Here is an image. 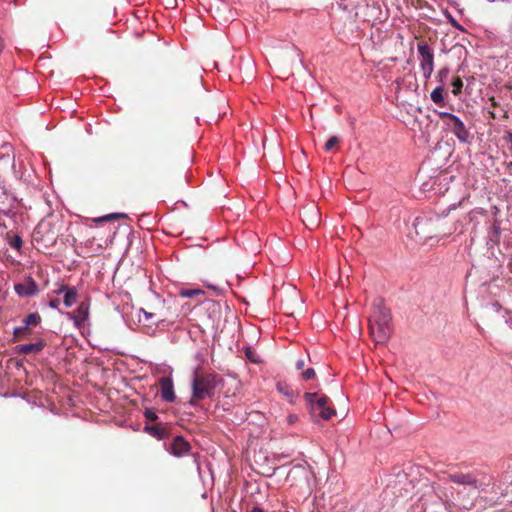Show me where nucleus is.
Masks as SVG:
<instances>
[{"label": "nucleus", "instance_id": "nucleus-1", "mask_svg": "<svg viewBox=\"0 0 512 512\" xmlns=\"http://www.w3.org/2000/svg\"><path fill=\"white\" fill-rule=\"evenodd\" d=\"M414 228L419 240L426 242L434 238L448 237L456 231L457 227L454 222H449L443 217L421 216L415 219Z\"/></svg>", "mask_w": 512, "mask_h": 512}, {"label": "nucleus", "instance_id": "nucleus-2", "mask_svg": "<svg viewBox=\"0 0 512 512\" xmlns=\"http://www.w3.org/2000/svg\"><path fill=\"white\" fill-rule=\"evenodd\" d=\"M372 307L369 318L370 335L377 344H385L393 332L390 311L385 307L382 299H376Z\"/></svg>", "mask_w": 512, "mask_h": 512}, {"label": "nucleus", "instance_id": "nucleus-3", "mask_svg": "<svg viewBox=\"0 0 512 512\" xmlns=\"http://www.w3.org/2000/svg\"><path fill=\"white\" fill-rule=\"evenodd\" d=\"M64 225L63 219L58 216L51 215L41 220L33 231V242L39 249L52 247L56 244Z\"/></svg>", "mask_w": 512, "mask_h": 512}, {"label": "nucleus", "instance_id": "nucleus-4", "mask_svg": "<svg viewBox=\"0 0 512 512\" xmlns=\"http://www.w3.org/2000/svg\"><path fill=\"white\" fill-rule=\"evenodd\" d=\"M218 380L219 377L216 373H203L196 370L192 380L190 404L195 405L205 398H211L214 395Z\"/></svg>", "mask_w": 512, "mask_h": 512}, {"label": "nucleus", "instance_id": "nucleus-5", "mask_svg": "<svg viewBox=\"0 0 512 512\" xmlns=\"http://www.w3.org/2000/svg\"><path fill=\"white\" fill-rule=\"evenodd\" d=\"M304 399L314 421H318L319 418L329 420L335 415V409L329 405L330 400L326 395L307 392L304 394Z\"/></svg>", "mask_w": 512, "mask_h": 512}, {"label": "nucleus", "instance_id": "nucleus-6", "mask_svg": "<svg viewBox=\"0 0 512 512\" xmlns=\"http://www.w3.org/2000/svg\"><path fill=\"white\" fill-rule=\"evenodd\" d=\"M440 118L446 121L447 126L460 142H468L470 133L458 116L448 112H441Z\"/></svg>", "mask_w": 512, "mask_h": 512}, {"label": "nucleus", "instance_id": "nucleus-7", "mask_svg": "<svg viewBox=\"0 0 512 512\" xmlns=\"http://www.w3.org/2000/svg\"><path fill=\"white\" fill-rule=\"evenodd\" d=\"M417 50L420 56V68L425 79L430 78L434 69V54L426 41H420L417 44Z\"/></svg>", "mask_w": 512, "mask_h": 512}, {"label": "nucleus", "instance_id": "nucleus-8", "mask_svg": "<svg viewBox=\"0 0 512 512\" xmlns=\"http://www.w3.org/2000/svg\"><path fill=\"white\" fill-rule=\"evenodd\" d=\"M252 452L253 455H248V458L254 461L257 469L267 472L275 469V467L271 465V459L268 455V450H252Z\"/></svg>", "mask_w": 512, "mask_h": 512}, {"label": "nucleus", "instance_id": "nucleus-9", "mask_svg": "<svg viewBox=\"0 0 512 512\" xmlns=\"http://www.w3.org/2000/svg\"><path fill=\"white\" fill-rule=\"evenodd\" d=\"M77 328H81L89 317V305L82 302L75 311L67 314Z\"/></svg>", "mask_w": 512, "mask_h": 512}, {"label": "nucleus", "instance_id": "nucleus-10", "mask_svg": "<svg viewBox=\"0 0 512 512\" xmlns=\"http://www.w3.org/2000/svg\"><path fill=\"white\" fill-rule=\"evenodd\" d=\"M161 398L167 402H173L176 398L173 380L170 377H162L159 380Z\"/></svg>", "mask_w": 512, "mask_h": 512}, {"label": "nucleus", "instance_id": "nucleus-11", "mask_svg": "<svg viewBox=\"0 0 512 512\" xmlns=\"http://www.w3.org/2000/svg\"><path fill=\"white\" fill-rule=\"evenodd\" d=\"M448 480L453 483L459 484V485L470 486L474 489H477L479 487L478 480L471 474H464V473L449 474Z\"/></svg>", "mask_w": 512, "mask_h": 512}, {"label": "nucleus", "instance_id": "nucleus-12", "mask_svg": "<svg viewBox=\"0 0 512 512\" xmlns=\"http://www.w3.org/2000/svg\"><path fill=\"white\" fill-rule=\"evenodd\" d=\"M15 291L19 296H33L38 293V286L32 278H29L24 283L15 285Z\"/></svg>", "mask_w": 512, "mask_h": 512}, {"label": "nucleus", "instance_id": "nucleus-13", "mask_svg": "<svg viewBox=\"0 0 512 512\" xmlns=\"http://www.w3.org/2000/svg\"><path fill=\"white\" fill-rule=\"evenodd\" d=\"M56 294H64V305L69 308L74 305L77 301V290L75 287H69L66 285H62L58 290L55 291Z\"/></svg>", "mask_w": 512, "mask_h": 512}, {"label": "nucleus", "instance_id": "nucleus-14", "mask_svg": "<svg viewBox=\"0 0 512 512\" xmlns=\"http://www.w3.org/2000/svg\"><path fill=\"white\" fill-rule=\"evenodd\" d=\"M46 343L44 340H39L36 343L21 344L17 346V351L21 354L39 353L44 349Z\"/></svg>", "mask_w": 512, "mask_h": 512}, {"label": "nucleus", "instance_id": "nucleus-15", "mask_svg": "<svg viewBox=\"0 0 512 512\" xmlns=\"http://www.w3.org/2000/svg\"><path fill=\"white\" fill-rule=\"evenodd\" d=\"M145 431L149 435H151L157 439H164L167 436L166 428L163 426L162 423H153V424L146 423Z\"/></svg>", "mask_w": 512, "mask_h": 512}, {"label": "nucleus", "instance_id": "nucleus-16", "mask_svg": "<svg viewBox=\"0 0 512 512\" xmlns=\"http://www.w3.org/2000/svg\"><path fill=\"white\" fill-rule=\"evenodd\" d=\"M318 209L315 206H311L310 208L305 209L304 216L309 218V224L303 221L304 224L309 227V229H313L318 226Z\"/></svg>", "mask_w": 512, "mask_h": 512}, {"label": "nucleus", "instance_id": "nucleus-17", "mask_svg": "<svg viewBox=\"0 0 512 512\" xmlns=\"http://www.w3.org/2000/svg\"><path fill=\"white\" fill-rule=\"evenodd\" d=\"M123 218H127V215L124 213H111V214L104 215L102 217L94 218L93 222L98 224V223H102V222H109V221H114V220L123 219Z\"/></svg>", "mask_w": 512, "mask_h": 512}, {"label": "nucleus", "instance_id": "nucleus-18", "mask_svg": "<svg viewBox=\"0 0 512 512\" xmlns=\"http://www.w3.org/2000/svg\"><path fill=\"white\" fill-rule=\"evenodd\" d=\"M30 329L25 324L22 327H17L14 329L13 336L15 341H20L26 339L30 335Z\"/></svg>", "mask_w": 512, "mask_h": 512}, {"label": "nucleus", "instance_id": "nucleus-19", "mask_svg": "<svg viewBox=\"0 0 512 512\" xmlns=\"http://www.w3.org/2000/svg\"><path fill=\"white\" fill-rule=\"evenodd\" d=\"M444 88L443 86L436 87L430 94L431 100L437 104V105H443L444 104Z\"/></svg>", "mask_w": 512, "mask_h": 512}, {"label": "nucleus", "instance_id": "nucleus-20", "mask_svg": "<svg viewBox=\"0 0 512 512\" xmlns=\"http://www.w3.org/2000/svg\"><path fill=\"white\" fill-rule=\"evenodd\" d=\"M41 322V317L37 312L28 314L25 319L23 320V323L30 327V326H37Z\"/></svg>", "mask_w": 512, "mask_h": 512}, {"label": "nucleus", "instance_id": "nucleus-21", "mask_svg": "<svg viewBox=\"0 0 512 512\" xmlns=\"http://www.w3.org/2000/svg\"><path fill=\"white\" fill-rule=\"evenodd\" d=\"M7 239H8V243H9L11 248H13L15 250H20L21 249V247L23 245V241H22V238L19 235H9V234H7Z\"/></svg>", "mask_w": 512, "mask_h": 512}, {"label": "nucleus", "instance_id": "nucleus-22", "mask_svg": "<svg viewBox=\"0 0 512 512\" xmlns=\"http://www.w3.org/2000/svg\"><path fill=\"white\" fill-rule=\"evenodd\" d=\"M246 358L252 363H261V357L256 353V351L252 347H247L245 349Z\"/></svg>", "mask_w": 512, "mask_h": 512}, {"label": "nucleus", "instance_id": "nucleus-23", "mask_svg": "<svg viewBox=\"0 0 512 512\" xmlns=\"http://www.w3.org/2000/svg\"><path fill=\"white\" fill-rule=\"evenodd\" d=\"M451 85L453 87V89H452L453 95L458 96L461 93L462 88H463L462 79L459 76L454 77Z\"/></svg>", "mask_w": 512, "mask_h": 512}, {"label": "nucleus", "instance_id": "nucleus-24", "mask_svg": "<svg viewBox=\"0 0 512 512\" xmlns=\"http://www.w3.org/2000/svg\"><path fill=\"white\" fill-rule=\"evenodd\" d=\"M169 448H191L182 436H175Z\"/></svg>", "mask_w": 512, "mask_h": 512}, {"label": "nucleus", "instance_id": "nucleus-25", "mask_svg": "<svg viewBox=\"0 0 512 512\" xmlns=\"http://www.w3.org/2000/svg\"><path fill=\"white\" fill-rule=\"evenodd\" d=\"M180 294H181V296L186 297V298H193L197 295L204 294V291H202L200 289H183V290H181Z\"/></svg>", "mask_w": 512, "mask_h": 512}, {"label": "nucleus", "instance_id": "nucleus-26", "mask_svg": "<svg viewBox=\"0 0 512 512\" xmlns=\"http://www.w3.org/2000/svg\"><path fill=\"white\" fill-rule=\"evenodd\" d=\"M144 416L148 424L158 423V415L152 409H146L144 412Z\"/></svg>", "mask_w": 512, "mask_h": 512}, {"label": "nucleus", "instance_id": "nucleus-27", "mask_svg": "<svg viewBox=\"0 0 512 512\" xmlns=\"http://www.w3.org/2000/svg\"><path fill=\"white\" fill-rule=\"evenodd\" d=\"M339 143V138L337 136L330 137L325 143L324 149L326 151L332 150Z\"/></svg>", "mask_w": 512, "mask_h": 512}, {"label": "nucleus", "instance_id": "nucleus-28", "mask_svg": "<svg viewBox=\"0 0 512 512\" xmlns=\"http://www.w3.org/2000/svg\"><path fill=\"white\" fill-rule=\"evenodd\" d=\"M302 377L304 380H310V379H313L315 377V371L313 368H308L307 370H305L303 373H302Z\"/></svg>", "mask_w": 512, "mask_h": 512}, {"label": "nucleus", "instance_id": "nucleus-29", "mask_svg": "<svg viewBox=\"0 0 512 512\" xmlns=\"http://www.w3.org/2000/svg\"><path fill=\"white\" fill-rule=\"evenodd\" d=\"M206 305H207V309H208V310H211V309H212L214 312L219 311L220 306H219V304H218V303H216V302H212V301L210 300V301H207Z\"/></svg>", "mask_w": 512, "mask_h": 512}, {"label": "nucleus", "instance_id": "nucleus-30", "mask_svg": "<svg viewBox=\"0 0 512 512\" xmlns=\"http://www.w3.org/2000/svg\"><path fill=\"white\" fill-rule=\"evenodd\" d=\"M449 73V69L448 68H442L439 73H438V76L440 77V79L442 80L444 77H446Z\"/></svg>", "mask_w": 512, "mask_h": 512}, {"label": "nucleus", "instance_id": "nucleus-31", "mask_svg": "<svg viewBox=\"0 0 512 512\" xmlns=\"http://www.w3.org/2000/svg\"><path fill=\"white\" fill-rule=\"evenodd\" d=\"M304 365H305V362L303 359H299L297 362H296V369L297 370H301L304 368Z\"/></svg>", "mask_w": 512, "mask_h": 512}, {"label": "nucleus", "instance_id": "nucleus-32", "mask_svg": "<svg viewBox=\"0 0 512 512\" xmlns=\"http://www.w3.org/2000/svg\"><path fill=\"white\" fill-rule=\"evenodd\" d=\"M287 420L290 424H293L298 420V416L295 414L289 415Z\"/></svg>", "mask_w": 512, "mask_h": 512}, {"label": "nucleus", "instance_id": "nucleus-33", "mask_svg": "<svg viewBox=\"0 0 512 512\" xmlns=\"http://www.w3.org/2000/svg\"><path fill=\"white\" fill-rule=\"evenodd\" d=\"M489 101H490L491 106H492L493 108H496V107H498V106H499V103L496 101L495 97H493V96H492V97H490V98H489Z\"/></svg>", "mask_w": 512, "mask_h": 512}, {"label": "nucleus", "instance_id": "nucleus-34", "mask_svg": "<svg viewBox=\"0 0 512 512\" xmlns=\"http://www.w3.org/2000/svg\"><path fill=\"white\" fill-rule=\"evenodd\" d=\"M58 305H59V300H58V299H52V300L50 301V307H52V308H57V307H58Z\"/></svg>", "mask_w": 512, "mask_h": 512}, {"label": "nucleus", "instance_id": "nucleus-35", "mask_svg": "<svg viewBox=\"0 0 512 512\" xmlns=\"http://www.w3.org/2000/svg\"><path fill=\"white\" fill-rule=\"evenodd\" d=\"M173 452V455L177 456V457H180L182 455V451L183 450H177V449H174V450H171Z\"/></svg>", "mask_w": 512, "mask_h": 512}, {"label": "nucleus", "instance_id": "nucleus-36", "mask_svg": "<svg viewBox=\"0 0 512 512\" xmlns=\"http://www.w3.org/2000/svg\"><path fill=\"white\" fill-rule=\"evenodd\" d=\"M4 47H5L4 40H3V38L0 36V53L3 51Z\"/></svg>", "mask_w": 512, "mask_h": 512}, {"label": "nucleus", "instance_id": "nucleus-37", "mask_svg": "<svg viewBox=\"0 0 512 512\" xmlns=\"http://www.w3.org/2000/svg\"><path fill=\"white\" fill-rule=\"evenodd\" d=\"M507 140H508V142L511 144V148H512V133H511V132H509V133L507 134Z\"/></svg>", "mask_w": 512, "mask_h": 512}, {"label": "nucleus", "instance_id": "nucleus-38", "mask_svg": "<svg viewBox=\"0 0 512 512\" xmlns=\"http://www.w3.org/2000/svg\"><path fill=\"white\" fill-rule=\"evenodd\" d=\"M251 512H264L261 508H254Z\"/></svg>", "mask_w": 512, "mask_h": 512}, {"label": "nucleus", "instance_id": "nucleus-39", "mask_svg": "<svg viewBox=\"0 0 512 512\" xmlns=\"http://www.w3.org/2000/svg\"><path fill=\"white\" fill-rule=\"evenodd\" d=\"M489 114L491 115V118H493V119H495V118H496V115H495V113H494V112H491V111H490V112H489Z\"/></svg>", "mask_w": 512, "mask_h": 512}, {"label": "nucleus", "instance_id": "nucleus-40", "mask_svg": "<svg viewBox=\"0 0 512 512\" xmlns=\"http://www.w3.org/2000/svg\"><path fill=\"white\" fill-rule=\"evenodd\" d=\"M145 316H146V318L148 319V318H150V317H151V314H150V313L145 312Z\"/></svg>", "mask_w": 512, "mask_h": 512}, {"label": "nucleus", "instance_id": "nucleus-41", "mask_svg": "<svg viewBox=\"0 0 512 512\" xmlns=\"http://www.w3.org/2000/svg\"><path fill=\"white\" fill-rule=\"evenodd\" d=\"M452 23H453V25H454L455 27H459V25L457 24V22H456L455 20H453V22H452Z\"/></svg>", "mask_w": 512, "mask_h": 512}]
</instances>
